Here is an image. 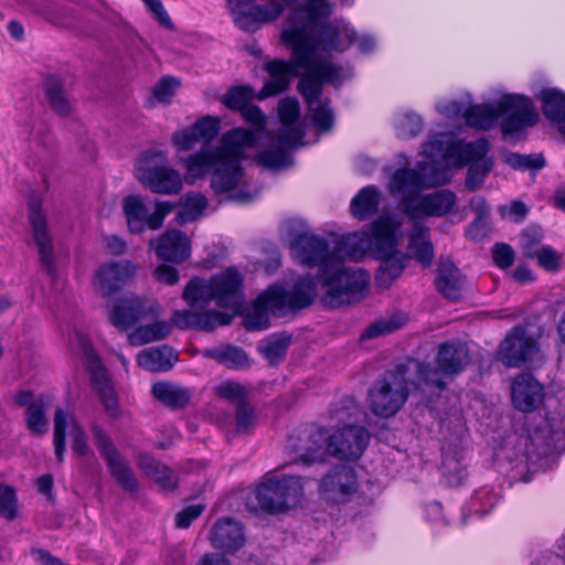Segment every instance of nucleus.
I'll use <instances>...</instances> for the list:
<instances>
[{
	"mask_svg": "<svg viewBox=\"0 0 565 565\" xmlns=\"http://www.w3.org/2000/svg\"><path fill=\"white\" fill-rule=\"evenodd\" d=\"M195 565H232L230 559L216 552L205 553Z\"/></svg>",
	"mask_w": 565,
	"mask_h": 565,
	"instance_id": "774afa93",
	"label": "nucleus"
},
{
	"mask_svg": "<svg viewBox=\"0 0 565 565\" xmlns=\"http://www.w3.org/2000/svg\"><path fill=\"white\" fill-rule=\"evenodd\" d=\"M471 361L468 348L460 341H449L441 344L437 353V367L420 365L419 379L426 384L436 386L439 391L446 386V377L461 372Z\"/></svg>",
	"mask_w": 565,
	"mask_h": 565,
	"instance_id": "9b49d317",
	"label": "nucleus"
},
{
	"mask_svg": "<svg viewBox=\"0 0 565 565\" xmlns=\"http://www.w3.org/2000/svg\"><path fill=\"white\" fill-rule=\"evenodd\" d=\"M537 265L547 271H558L562 264V255L552 246L545 245L534 256Z\"/></svg>",
	"mask_w": 565,
	"mask_h": 565,
	"instance_id": "864d4df0",
	"label": "nucleus"
},
{
	"mask_svg": "<svg viewBox=\"0 0 565 565\" xmlns=\"http://www.w3.org/2000/svg\"><path fill=\"white\" fill-rule=\"evenodd\" d=\"M266 70L269 74V79L258 93L257 98L259 99H265L285 90L294 74L292 66L285 61H271L267 63Z\"/></svg>",
	"mask_w": 565,
	"mask_h": 565,
	"instance_id": "c85d7f7f",
	"label": "nucleus"
},
{
	"mask_svg": "<svg viewBox=\"0 0 565 565\" xmlns=\"http://www.w3.org/2000/svg\"><path fill=\"white\" fill-rule=\"evenodd\" d=\"M543 233L541 228L530 227L526 228L521 235V249L525 257L534 258V256L545 245L542 244Z\"/></svg>",
	"mask_w": 565,
	"mask_h": 565,
	"instance_id": "de8ad7c7",
	"label": "nucleus"
},
{
	"mask_svg": "<svg viewBox=\"0 0 565 565\" xmlns=\"http://www.w3.org/2000/svg\"><path fill=\"white\" fill-rule=\"evenodd\" d=\"M29 221L32 227L33 238L38 246L43 265L51 275L54 274V259L51 237L47 232L46 218L41 205L32 202L29 207Z\"/></svg>",
	"mask_w": 565,
	"mask_h": 565,
	"instance_id": "a878e982",
	"label": "nucleus"
},
{
	"mask_svg": "<svg viewBox=\"0 0 565 565\" xmlns=\"http://www.w3.org/2000/svg\"><path fill=\"white\" fill-rule=\"evenodd\" d=\"M291 337L285 333L271 334L258 344L259 352L270 364L279 363L290 345Z\"/></svg>",
	"mask_w": 565,
	"mask_h": 565,
	"instance_id": "4c0bfd02",
	"label": "nucleus"
},
{
	"mask_svg": "<svg viewBox=\"0 0 565 565\" xmlns=\"http://www.w3.org/2000/svg\"><path fill=\"white\" fill-rule=\"evenodd\" d=\"M217 395L223 398L236 402L237 405L244 403L245 388L236 382H224L215 388Z\"/></svg>",
	"mask_w": 565,
	"mask_h": 565,
	"instance_id": "13d9d810",
	"label": "nucleus"
},
{
	"mask_svg": "<svg viewBox=\"0 0 565 565\" xmlns=\"http://www.w3.org/2000/svg\"><path fill=\"white\" fill-rule=\"evenodd\" d=\"M266 70L269 74V79L258 93L257 98L259 99H265L285 90L294 74L292 66L285 61H271L267 63Z\"/></svg>",
	"mask_w": 565,
	"mask_h": 565,
	"instance_id": "c756f323",
	"label": "nucleus"
},
{
	"mask_svg": "<svg viewBox=\"0 0 565 565\" xmlns=\"http://www.w3.org/2000/svg\"><path fill=\"white\" fill-rule=\"evenodd\" d=\"M66 435L71 438L72 449L75 454L79 456L92 454L85 433L75 416L70 412L58 408L54 416V448L58 462L64 460Z\"/></svg>",
	"mask_w": 565,
	"mask_h": 565,
	"instance_id": "6ab92c4d",
	"label": "nucleus"
},
{
	"mask_svg": "<svg viewBox=\"0 0 565 565\" xmlns=\"http://www.w3.org/2000/svg\"><path fill=\"white\" fill-rule=\"evenodd\" d=\"M236 422L237 429L241 431L247 430L255 423L254 412L245 403L237 405Z\"/></svg>",
	"mask_w": 565,
	"mask_h": 565,
	"instance_id": "e2e57ef3",
	"label": "nucleus"
},
{
	"mask_svg": "<svg viewBox=\"0 0 565 565\" xmlns=\"http://www.w3.org/2000/svg\"><path fill=\"white\" fill-rule=\"evenodd\" d=\"M406 321L405 316H397L392 317L387 319H382L370 326L364 333L362 334V338H376L382 337L385 334H390L396 330H398Z\"/></svg>",
	"mask_w": 565,
	"mask_h": 565,
	"instance_id": "49530a36",
	"label": "nucleus"
},
{
	"mask_svg": "<svg viewBox=\"0 0 565 565\" xmlns=\"http://www.w3.org/2000/svg\"><path fill=\"white\" fill-rule=\"evenodd\" d=\"M175 204L169 201H156L154 211L149 209L140 195H128L122 201V211L131 233H142L145 228L159 230L163 221L174 209Z\"/></svg>",
	"mask_w": 565,
	"mask_h": 565,
	"instance_id": "2eb2a0df",
	"label": "nucleus"
},
{
	"mask_svg": "<svg viewBox=\"0 0 565 565\" xmlns=\"http://www.w3.org/2000/svg\"><path fill=\"white\" fill-rule=\"evenodd\" d=\"M171 141L178 151H189L200 142V139L194 128L191 126L175 131L171 137Z\"/></svg>",
	"mask_w": 565,
	"mask_h": 565,
	"instance_id": "5fc2aeb1",
	"label": "nucleus"
},
{
	"mask_svg": "<svg viewBox=\"0 0 565 565\" xmlns=\"http://www.w3.org/2000/svg\"><path fill=\"white\" fill-rule=\"evenodd\" d=\"M103 245L107 253L113 256L124 255L127 250L126 241L114 234L103 236Z\"/></svg>",
	"mask_w": 565,
	"mask_h": 565,
	"instance_id": "680f3d73",
	"label": "nucleus"
},
{
	"mask_svg": "<svg viewBox=\"0 0 565 565\" xmlns=\"http://www.w3.org/2000/svg\"><path fill=\"white\" fill-rule=\"evenodd\" d=\"M237 28L255 32L262 25L276 21L284 12V6L276 0L258 4L255 0H226Z\"/></svg>",
	"mask_w": 565,
	"mask_h": 565,
	"instance_id": "4468645a",
	"label": "nucleus"
},
{
	"mask_svg": "<svg viewBox=\"0 0 565 565\" xmlns=\"http://www.w3.org/2000/svg\"><path fill=\"white\" fill-rule=\"evenodd\" d=\"M370 435L360 426H345L335 430L329 438L327 450L342 459H356L364 451Z\"/></svg>",
	"mask_w": 565,
	"mask_h": 565,
	"instance_id": "412c9836",
	"label": "nucleus"
},
{
	"mask_svg": "<svg viewBox=\"0 0 565 565\" xmlns=\"http://www.w3.org/2000/svg\"><path fill=\"white\" fill-rule=\"evenodd\" d=\"M408 396V383L405 374L387 372L379 380L369 393L371 411L381 417L395 415Z\"/></svg>",
	"mask_w": 565,
	"mask_h": 565,
	"instance_id": "f8f14e48",
	"label": "nucleus"
},
{
	"mask_svg": "<svg viewBox=\"0 0 565 565\" xmlns=\"http://www.w3.org/2000/svg\"><path fill=\"white\" fill-rule=\"evenodd\" d=\"M204 355L216 360L228 369H244L249 365V360L245 351L235 347L209 350Z\"/></svg>",
	"mask_w": 565,
	"mask_h": 565,
	"instance_id": "a19ab883",
	"label": "nucleus"
},
{
	"mask_svg": "<svg viewBox=\"0 0 565 565\" xmlns=\"http://www.w3.org/2000/svg\"><path fill=\"white\" fill-rule=\"evenodd\" d=\"M287 4L298 0H281ZM332 13L328 0H306L288 19L281 39L292 51L295 66L302 70L298 89L306 99L313 127L328 131L333 126V113L321 99L323 83L339 85L342 74L329 62V51H344L355 39L354 28L344 20L323 22Z\"/></svg>",
	"mask_w": 565,
	"mask_h": 565,
	"instance_id": "f03ea898",
	"label": "nucleus"
},
{
	"mask_svg": "<svg viewBox=\"0 0 565 565\" xmlns=\"http://www.w3.org/2000/svg\"><path fill=\"white\" fill-rule=\"evenodd\" d=\"M221 120L217 117L205 116L199 119L192 127L200 141L210 142L220 131Z\"/></svg>",
	"mask_w": 565,
	"mask_h": 565,
	"instance_id": "3c124183",
	"label": "nucleus"
},
{
	"mask_svg": "<svg viewBox=\"0 0 565 565\" xmlns=\"http://www.w3.org/2000/svg\"><path fill=\"white\" fill-rule=\"evenodd\" d=\"M488 152L489 143L486 139L463 142L450 134L435 136L423 147L425 157L445 169L469 164L466 185L470 190L479 188L492 170L493 161L487 156Z\"/></svg>",
	"mask_w": 565,
	"mask_h": 565,
	"instance_id": "39448f33",
	"label": "nucleus"
},
{
	"mask_svg": "<svg viewBox=\"0 0 565 565\" xmlns=\"http://www.w3.org/2000/svg\"><path fill=\"white\" fill-rule=\"evenodd\" d=\"M160 313L161 306L158 301L131 295L118 299L110 307L108 318L117 329L128 330L137 322L157 318Z\"/></svg>",
	"mask_w": 565,
	"mask_h": 565,
	"instance_id": "f3484780",
	"label": "nucleus"
},
{
	"mask_svg": "<svg viewBox=\"0 0 565 565\" xmlns=\"http://www.w3.org/2000/svg\"><path fill=\"white\" fill-rule=\"evenodd\" d=\"M0 514L8 520L17 516V498L11 487H0Z\"/></svg>",
	"mask_w": 565,
	"mask_h": 565,
	"instance_id": "6e6d98bb",
	"label": "nucleus"
},
{
	"mask_svg": "<svg viewBox=\"0 0 565 565\" xmlns=\"http://www.w3.org/2000/svg\"><path fill=\"white\" fill-rule=\"evenodd\" d=\"M150 246L159 259L170 263H182L191 256V239L179 230L166 231L156 242L151 241Z\"/></svg>",
	"mask_w": 565,
	"mask_h": 565,
	"instance_id": "5701e85b",
	"label": "nucleus"
},
{
	"mask_svg": "<svg viewBox=\"0 0 565 565\" xmlns=\"http://www.w3.org/2000/svg\"><path fill=\"white\" fill-rule=\"evenodd\" d=\"M493 260L500 268H508L514 260V252L508 244H495L492 249Z\"/></svg>",
	"mask_w": 565,
	"mask_h": 565,
	"instance_id": "bf43d9fd",
	"label": "nucleus"
},
{
	"mask_svg": "<svg viewBox=\"0 0 565 565\" xmlns=\"http://www.w3.org/2000/svg\"><path fill=\"white\" fill-rule=\"evenodd\" d=\"M136 179L152 193L177 195L183 189L182 174L170 166L167 152L145 151L135 164Z\"/></svg>",
	"mask_w": 565,
	"mask_h": 565,
	"instance_id": "9d476101",
	"label": "nucleus"
},
{
	"mask_svg": "<svg viewBox=\"0 0 565 565\" xmlns=\"http://www.w3.org/2000/svg\"><path fill=\"white\" fill-rule=\"evenodd\" d=\"M539 98L542 103V110L547 119L556 122L565 121V94L562 90L545 88L540 93Z\"/></svg>",
	"mask_w": 565,
	"mask_h": 565,
	"instance_id": "e433bc0d",
	"label": "nucleus"
},
{
	"mask_svg": "<svg viewBox=\"0 0 565 565\" xmlns=\"http://www.w3.org/2000/svg\"><path fill=\"white\" fill-rule=\"evenodd\" d=\"M204 510L202 504H194L186 507L180 511L175 516V524L180 529H186L191 525L192 521L198 519Z\"/></svg>",
	"mask_w": 565,
	"mask_h": 565,
	"instance_id": "052dcab7",
	"label": "nucleus"
},
{
	"mask_svg": "<svg viewBox=\"0 0 565 565\" xmlns=\"http://www.w3.org/2000/svg\"><path fill=\"white\" fill-rule=\"evenodd\" d=\"M401 228L402 223L396 217L381 216L370 231L349 234L332 248L312 234L299 235L291 243L292 256L302 265L318 266V281L303 277L288 291L273 286L258 296L256 309L284 316L289 310L308 307L317 296L318 282L326 290L321 297L326 307L339 308L360 301L365 296L370 277L363 269L344 267L342 263L347 258L361 260L367 254L381 262L376 274L379 285L391 286L401 276L408 259L397 249Z\"/></svg>",
	"mask_w": 565,
	"mask_h": 565,
	"instance_id": "f257e3e1",
	"label": "nucleus"
},
{
	"mask_svg": "<svg viewBox=\"0 0 565 565\" xmlns=\"http://www.w3.org/2000/svg\"><path fill=\"white\" fill-rule=\"evenodd\" d=\"M243 277L227 268L210 279L193 278L183 290L182 298L191 307H203L214 301L217 306L237 310L243 300Z\"/></svg>",
	"mask_w": 565,
	"mask_h": 565,
	"instance_id": "0eeeda50",
	"label": "nucleus"
},
{
	"mask_svg": "<svg viewBox=\"0 0 565 565\" xmlns=\"http://www.w3.org/2000/svg\"><path fill=\"white\" fill-rule=\"evenodd\" d=\"M395 125L401 138L415 137L422 129L420 118L411 111H405L398 115Z\"/></svg>",
	"mask_w": 565,
	"mask_h": 565,
	"instance_id": "09e8293b",
	"label": "nucleus"
},
{
	"mask_svg": "<svg viewBox=\"0 0 565 565\" xmlns=\"http://www.w3.org/2000/svg\"><path fill=\"white\" fill-rule=\"evenodd\" d=\"M233 316L220 311L194 312L191 310H177L169 321L173 328L178 329H198L202 331H212L217 327L231 323Z\"/></svg>",
	"mask_w": 565,
	"mask_h": 565,
	"instance_id": "b1692460",
	"label": "nucleus"
},
{
	"mask_svg": "<svg viewBox=\"0 0 565 565\" xmlns=\"http://www.w3.org/2000/svg\"><path fill=\"white\" fill-rule=\"evenodd\" d=\"M498 500L493 490L484 487L473 493L468 503V510L472 514L483 515L497 504Z\"/></svg>",
	"mask_w": 565,
	"mask_h": 565,
	"instance_id": "79ce46f5",
	"label": "nucleus"
},
{
	"mask_svg": "<svg viewBox=\"0 0 565 565\" xmlns=\"http://www.w3.org/2000/svg\"><path fill=\"white\" fill-rule=\"evenodd\" d=\"M443 475L450 487L460 486L467 477L466 468L455 457L449 456L444 459Z\"/></svg>",
	"mask_w": 565,
	"mask_h": 565,
	"instance_id": "8fccbe9b",
	"label": "nucleus"
},
{
	"mask_svg": "<svg viewBox=\"0 0 565 565\" xmlns=\"http://www.w3.org/2000/svg\"><path fill=\"white\" fill-rule=\"evenodd\" d=\"M381 193L375 186L363 188L351 201V213L360 220L374 215L380 205Z\"/></svg>",
	"mask_w": 565,
	"mask_h": 565,
	"instance_id": "f704fd0d",
	"label": "nucleus"
},
{
	"mask_svg": "<svg viewBox=\"0 0 565 565\" xmlns=\"http://www.w3.org/2000/svg\"><path fill=\"white\" fill-rule=\"evenodd\" d=\"M177 360L175 352L168 345L142 350L137 358L139 366L151 372L167 371Z\"/></svg>",
	"mask_w": 565,
	"mask_h": 565,
	"instance_id": "7c9ffc66",
	"label": "nucleus"
},
{
	"mask_svg": "<svg viewBox=\"0 0 565 565\" xmlns=\"http://www.w3.org/2000/svg\"><path fill=\"white\" fill-rule=\"evenodd\" d=\"M153 396L171 408H183L190 403L191 393L188 388L169 382H158L152 386Z\"/></svg>",
	"mask_w": 565,
	"mask_h": 565,
	"instance_id": "72a5a7b5",
	"label": "nucleus"
},
{
	"mask_svg": "<svg viewBox=\"0 0 565 565\" xmlns=\"http://www.w3.org/2000/svg\"><path fill=\"white\" fill-rule=\"evenodd\" d=\"M95 446L107 462L111 477L127 492L138 490V481L128 462L121 457L109 436L98 427L94 428Z\"/></svg>",
	"mask_w": 565,
	"mask_h": 565,
	"instance_id": "a211bd4d",
	"label": "nucleus"
},
{
	"mask_svg": "<svg viewBox=\"0 0 565 565\" xmlns=\"http://www.w3.org/2000/svg\"><path fill=\"white\" fill-rule=\"evenodd\" d=\"M154 276L158 281L172 286L179 281V273L174 267L168 265H159L154 270Z\"/></svg>",
	"mask_w": 565,
	"mask_h": 565,
	"instance_id": "0e129e2a",
	"label": "nucleus"
},
{
	"mask_svg": "<svg viewBox=\"0 0 565 565\" xmlns=\"http://www.w3.org/2000/svg\"><path fill=\"white\" fill-rule=\"evenodd\" d=\"M28 428L36 435H42L47 429L45 418V405L42 398L34 401L25 413Z\"/></svg>",
	"mask_w": 565,
	"mask_h": 565,
	"instance_id": "37998d69",
	"label": "nucleus"
},
{
	"mask_svg": "<svg viewBox=\"0 0 565 565\" xmlns=\"http://www.w3.org/2000/svg\"><path fill=\"white\" fill-rule=\"evenodd\" d=\"M138 465L145 475L158 483L163 490H172L177 486L178 480L174 472L153 458L141 455L138 458Z\"/></svg>",
	"mask_w": 565,
	"mask_h": 565,
	"instance_id": "473e14b6",
	"label": "nucleus"
},
{
	"mask_svg": "<svg viewBox=\"0 0 565 565\" xmlns=\"http://www.w3.org/2000/svg\"><path fill=\"white\" fill-rule=\"evenodd\" d=\"M254 98V92L247 86L233 87L226 95L223 96V104L232 109L241 111L250 104Z\"/></svg>",
	"mask_w": 565,
	"mask_h": 565,
	"instance_id": "a18cd8bd",
	"label": "nucleus"
},
{
	"mask_svg": "<svg viewBox=\"0 0 565 565\" xmlns=\"http://www.w3.org/2000/svg\"><path fill=\"white\" fill-rule=\"evenodd\" d=\"M76 345L81 349L83 356L87 362V367L90 372L92 384L97 392L100 401L103 402L104 409L108 416L118 418L121 414L118 404L117 395L108 379L107 372L102 366L99 360L96 358L94 350L90 347L88 339L82 334H75Z\"/></svg>",
	"mask_w": 565,
	"mask_h": 565,
	"instance_id": "dca6fc26",
	"label": "nucleus"
},
{
	"mask_svg": "<svg viewBox=\"0 0 565 565\" xmlns=\"http://www.w3.org/2000/svg\"><path fill=\"white\" fill-rule=\"evenodd\" d=\"M428 160L419 163L417 169L397 170L388 184L391 194L399 199L405 215L414 221L408 235V250L423 266L431 264L434 247L428 227L417 221L444 216L454 209L457 202L456 194L450 190L420 194L423 189L443 185L450 180L447 169L438 168V162Z\"/></svg>",
	"mask_w": 565,
	"mask_h": 565,
	"instance_id": "7ed1b4c3",
	"label": "nucleus"
},
{
	"mask_svg": "<svg viewBox=\"0 0 565 565\" xmlns=\"http://www.w3.org/2000/svg\"><path fill=\"white\" fill-rule=\"evenodd\" d=\"M303 494L302 478L269 472L248 497L247 504L252 510L282 513L298 507Z\"/></svg>",
	"mask_w": 565,
	"mask_h": 565,
	"instance_id": "6e6552de",
	"label": "nucleus"
},
{
	"mask_svg": "<svg viewBox=\"0 0 565 565\" xmlns=\"http://www.w3.org/2000/svg\"><path fill=\"white\" fill-rule=\"evenodd\" d=\"M137 266L128 259L111 260L98 267L93 286L100 296L110 297L126 286L136 275Z\"/></svg>",
	"mask_w": 565,
	"mask_h": 565,
	"instance_id": "aec40b11",
	"label": "nucleus"
},
{
	"mask_svg": "<svg viewBox=\"0 0 565 565\" xmlns=\"http://www.w3.org/2000/svg\"><path fill=\"white\" fill-rule=\"evenodd\" d=\"M45 96L51 108L60 116H67L72 111V103L64 92L62 83L56 78L45 82Z\"/></svg>",
	"mask_w": 565,
	"mask_h": 565,
	"instance_id": "ea45409f",
	"label": "nucleus"
},
{
	"mask_svg": "<svg viewBox=\"0 0 565 565\" xmlns=\"http://www.w3.org/2000/svg\"><path fill=\"white\" fill-rule=\"evenodd\" d=\"M463 117L467 126L481 130L493 128L503 117L502 132L504 136H513L537 121V113L530 98L507 93H501L489 104L469 107L465 110Z\"/></svg>",
	"mask_w": 565,
	"mask_h": 565,
	"instance_id": "423d86ee",
	"label": "nucleus"
},
{
	"mask_svg": "<svg viewBox=\"0 0 565 565\" xmlns=\"http://www.w3.org/2000/svg\"><path fill=\"white\" fill-rule=\"evenodd\" d=\"M149 11L152 13L154 19L163 26L168 29H172L173 24L172 21L166 11L162 2L160 0H154L151 4L147 6Z\"/></svg>",
	"mask_w": 565,
	"mask_h": 565,
	"instance_id": "338daca9",
	"label": "nucleus"
},
{
	"mask_svg": "<svg viewBox=\"0 0 565 565\" xmlns=\"http://www.w3.org/2000/svg\"><path fill=\"white\" fill-rule=\"evenodd\" d=\"M320 488L327 500L337 503L345 502L356 490V477L353 469L342 466L326 476Z\"/></svg>",
	"mask_w": 565,
	"mask_h": 565,
	"instance_id": "393cba45",
	"label": "nucleus"
},
{
	"mask_svg": "<svg viewBox=\"0 0 565 565\" xmlns=\"http://www.w3.org/2000/svg\"><path fill=\"white\" fill-rule=\"evenodd\" d=\"M180 87V82L171 76L161 78L153 88L154 97L162 103H168Z\"/></svg>",
	"mask_w": 565,
	"mask_h": 565,
	"instance_id": "4d7b16f0",
	"label": "nucleus"
},
{
	"mask_svg": "<svg viewBox=\"0 0 565 565\" xmlns=\"http://www.w3.org/2000/svg\"><path fill=\"white\" fill-rule=\"evenodd\" d=\"M182 210L178 213L177 220L180 224L198 220L207 207V199L199 192H191L180 200Z\"/></svg>",
	"mask_w": 565,
	"mask_h": 565,
	"instance_id": "58836bf2",
	"label": "nucleus"
},
{
	"mask_svg": "<svg viewBox=\"0 0 565 565\" xmlns=\"http://www.w3.org/2000/svg\"><path fill=\"white\" fill-rule=\"evenodd\" d=\"M241 114L244 120L252 126V130H245L254 137L253 143L248 146L246 150L255 147L257 143H259L258 152L265 148L275 150V146L270 145V139L268 138L274 136L265 129L266 118L262 110L258 107L249 104L241 110Z\"/></svg>",
	"mask_w": 565,
	"mask_h": 565,
	"instance_id": "2f4dec72",
	"label": "nucleus"
},
{
	"mask_svg": "<svg viewBox=\"0 0 565 565\" xmlns=\"http://www.w3.org/2000/svg\"><path fill=\"white\" fill-rule=\"evenodd\" d=\"M210 542L214 548L234 553L245 543L242 525L230 518L218 520L210 531Z\"/></svg>",
	"mask_w": 565,
	"mask_h": 565,
	"instance_id": "bb28decb",
	"label": "nucleus"
},
{
	"mask_svg": "<svg viewBox=\"0 0 565 565\" xmlns=\"http://www.w3.org/2000/svg\"><path fill=\"white\" fill-rule=\"evenodd\" d=\"M511 395L516 409L530 413L543 403L544 387L533 375L523 373L513 381Z\"/></svg>",
	"mask_w": 565,
	"mask_h": 565,
	"instance_id": "4be33fe9",
	"label": "nucleus"
},
{
	"mask_svg": "<svg viewBox=\"0 0 565 565\" xmlns=\"http://www.w3.org/2000/svg\"><path fill=\"white\" fill-rule=\"evenodd\" d=\"M503 217H514L515 221L522 220L527 214V207L520 201H514L510 205H503L499 209Z\"/></svg>",
	"mask_w": 565,
	"mask_h": 565,
	"instance_id": "69168bd1",
	"label": "nucleus"
},
{
	"mask_svg": "<svg viewBox=\"0 0 565 565\" xmlns=\"http://www.w3.org/2000/svg\"><path fill=\"white\" fill-rule=\"evenodd\" d=\"M504 162L515 170H540L545 166V160L541 153L520 154L510 152L504 156Z\"/></svg>",
	"mask_w": 565,
	"mask_h": 565,
	"instance_id": "c03bdc74",
	"label": "nucleus"
},
{
	"mask_svg": "<svg viewBox=\"0 0 565 565\" xmlns=\"http://www.w3.org/2000/svg\"><path fill=\"white\" fill-rule=\"evenodd\" d=\"M436 286L438 290L451 300H459L463 290V278L460 270L448 259L438 264Z\"/></svg>",
	"mask_w": 565,
	"mask_h": 565,
	"instance_id": "cd10ccee",
	"label": "nucleus"
},
{
	"mask_svg": "<svg viewBox=\"0 0 565 565\" xmlns=\"http://www.w3.org/2000/svg\"><path fill=\"white\" fill-rule=\"evenodd\" d=\"M299 103L296 98H285L279 103L278 114L281 122L277 136L268 137L275 150L265 148L257 153V162L269 169L288 166V151L302 145L303 129L299 122Z\"/></svg>",
	"mask_w": 565,
	"mask_h": 565,
	"instance_id": "1a4fd4ad",
	"label": "nucleus"
},
{
	"mask_svg": "<svg viewBox=\"0 0 565 565\" xmlns=\"http://www.w3.org/2000/svg\"><path fill=\"white\" fill-rule=\"evenodd\" d=\"M172 332V324L166 320L140 326L128 335V342L134 347H140L150 342L163 340Z\"/></svg>",
	"mask_w": 565,
	"mask_h": 565,
	"instance_id": "c9c22d12",
	"label": "nucleus"
},
{
	"mask_svg": "<svg viewBox=\"0 0 565 565\" xmlns=\"http://www.w3.org/2000/svg\"><path fill=\"white\" fill-rule=\"evenodd\" d=\"M253 141L254 137L245 128L231 129L215 149H202L181 160L185 170L183 182L192 185L210 174L211 188L216 194L237 203L253 201L256 193L247 188L242 168L246 148Z\"/></svg>",
	"mask_w": 565,
	"mask_h": 565,
	"instance_id": "20e7f679",
	"label": "nucleus"
},
{
	"mask_svg": "<svg viewBox=\"0 0 565 565\" xmlns=\"http://www.w3.org/2000/svg\"><path fill=\"white\" fill-rule=\"evenodd\" d=\"M310 438L312 439L313 446L307 447L306 452L301 454L299 457V461L303 463H311L317 461L321 459L324 454L326 434L321 429H318L310 435Z\"/></svg>",
	"mask_w": 565,
	"mask_h": 565,
	"instance_id": "603ef678",
	"label": "nucleus"
},
{
	"mask_svg": "<svg viewBox=\"0 0 565 565\" xmlns=\"http://www.w3.org/2000/svg\"><path fill=\"white\" fill-rule=\"evenodd\" d=\"M498 354L500 361L509 367L541 361L539 335L529 326H516L501 342Z\"/></svg>",
	"mask_w": 565,
	"mask_h": 565,
	"instance_id": "ddd939ff",
	"label": "nucleus"
}]
</instances>
